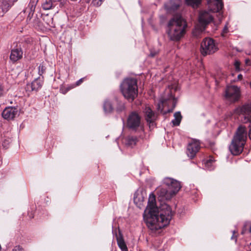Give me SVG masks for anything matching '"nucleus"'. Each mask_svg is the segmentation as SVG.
Instances as JSON below:
<instances>
[{"label":"nucleus","instance_id":"nucleus-1","mask_svg":"<svg viewBox=\"0 0 251 251\" xmlns=\"http://www.w3.org/2000/svg\"><path fill=\"white\" fill-rule=\"evenodd\" d=\"M159 210L156 206L155 197L150 195L148 206L144 213V220L148 228L153 232L161 229L170 223L174 212L167 204H162Z\"/></svg>","mask_w":251,"mask_h":251},{"label":"nucleus","instance_id":"nucleus-2","mask_svg":"<svg viewBox=\"0 0 251 251\" xmlns=\"http://www.w3.org/2000/svg\"><path fill=\"white\" fill-rule=\"evenodd\" d=\"M167 26V34L170 40L178 42L186 34L188 25L181 15L176 14L169 21Z\"/></svg>","mask_w":251,"mask_h":251},{"label":"nucleus","instance_id":"nucleus-3","mask_svg":"<svg viewBox=\"0 0 251 251\" xmlns=\"http://www.w3.org/2000/svg\"><path fill=\"white\" fill-rule=\"evenodd\" d=\"M247 133L245 127L240 126L234 136L229 149L232 154L237 155L241 153L246 142Z\"/></svg>","mask_w":251,"mask_h":251},{"label":"nucleus","instance_id":"nucleus-4","mask_svg":"<svg viewBox=\"0 0 251 251\" xmlns=\"http://www.w3.org/2000/svg\"><path fill=\"white\" fill-rule=\"evenodd\" d=\"M124 97L132 102L138 96V86L136 79L131 77L125 79L120 85Z\"/></svg>","mask_w":251,"mask_h":251},{"label":"nucleus","instance_id":"nucleus-5","mask_svg":"<svg viewBox=\"0 0 251 251\" xmlns=\"http://www.w3.org/2000/svg\"><path fill=\"white\" fill-rule=\"evenodd\" d=\"M213 20V16L208 12L201 11L199 16V23L193 31V35L199 37L204 31L207 25Z\"/></svg>","mask_w":251,"mask_h":251},{"label":"nucleus","instance_id":"nucleus-6","mask_svg":"<svg viewBox=\"0 0 251 251\" xmlns=\"http://www.w3.org/2000/svg\"><path fill=\"white\" fill-rule=\"evenodd\" d=\"M218 50L214 40L212 39L206 38L203 40L201 46V52L205 56L214 53Z\"/></svg>","mask_w":251,"mask_h":251},{"label":"nucleus","instance_id":"nucleus-7","mask_svg":"<svg viewBox=\"0 0 251 251\" xmlns=\"http://www.w3.org/2000/svg\"><path fill=\"white\" fill-rule=\"evenodd\" d=\"M141 117L135 112H131L127 120V126L133 130H136L141 126Z\"/></svg>","mask_w":251,"mask_h":251},{"label":"nucleus","instance_id":"nucleus-8","mask_svg":"<svg viewBox=\"0 0 251 251\" xmlns=\"http://www.w3.org/2000/svg\"><path fill=\"white\" fill-rule=\"evenodd\" d=\"M240 96L239 87L236 86H227L226 90L225 97L229 100L234 102L237 101Z\"/></svg>","mask_w":251,"mask_h":251},{"label":"nucleus","instance_id":"nucleus-9","mask_svg":"<svg viewBox=\"0 0 251 251\" xmlns=\"http://www.w3.org/2000/svg\"><path fill=\"white\" fill-rule=\"evenodd\" d=\"M145 118L149 124L150 128H153L155 126V121L157 118V115L150 107L146 106L144 109Z\"/></svg>","mask_w":251,"mask_h":251},{"label":"nucleus","instance_id":"nucleus-10","mask_svg":"<svg viewBox=\"0 0 251 251\" xmlns=\"http://www.w3.org/2000/svg\"><path fill=\"white\" fill-rule=\"evenodd\" d=\"M201 148V144L199 141L193 140L188 145L186 153L188 157L192 159L194 158Z\"/></svg>","mask_w":251,"mask_h":251},{"label":"nucleus","instance_id":"nucleus-11","mask_svg":"<svg viewBox=\"0 0 251 251\" xmlns=\"http://www.w3.org/2000/svg\"><path fill=\"white\" fill-rule=\"evenodd\" d=\"M235 112L238 114L245 115V122L251 123V102L237 107Z\"/></svg>","mask_w":251,"mask_h":251},{"label":"nucleus","instance_id":"nucleus-12","mask_svg":"<svg viewBox=\"0 0 251 251\" xmlns=\"http://www.w3.org/2000/svg\"><path fill=\"white\" fill-rule=\"evenodd\" d=\"M164 183L168 187L174 196L179 191L181 187L179 181L171 178H165L164 180Z\"/></svg>","mask_w":251,"mask_h":251},{"label":"nucleus","instance_id":"nucleus-13","mask_svg":"<svg viewBox=\"0 0 251 251\" xmlns=\"http://www.w3.org/2000/svg\"><path fill=\"white\" fill-rule=\"evenodd\" d=\"M23 50L20 44H17L16 46L11 49L10 60L14 63L23 58Z\"/></svg>","mask_w":251,"mask_h":251},{"label":"nucleus","instance_id":"nucleus-14","mask_svg":"<svg viewBox=\"0 0 251 251\" xmlns=\"http://www.w3.org/2000/svg\"><path fill=\"white\" fill-rule=\"evenodd\" d=\"M44 83V77H38L35 79L31 83L26 84L25 90L26 92H31L32 91L37 92L40 89Z\"/></svg>","mask_w":251,"mask_h":251},{"label":"nucleus","instance_id":"nucleus-15","mask_svg":"<svg viewBox=\"0 0 251 251\" xmlns=\"http://www.w3.org/2000/svg\"><path fill=\"white\" fill-rule=\"evenodd\" d=\"M209 9L212 12L221 13L224 7L222 0H207Z\"/></svg>","mask_w":251,"mask_h":251},{"label":"nucleus","instance_id":"nucleus-16","mask_svg":"<svg viewBox=\"0 0 251 251\" xmlns=\"http://www.w3.org/2000/svg\"><path fill=\"white\" fill-rule=\"evenodd\" d=\"M157 194L158 196L159 201L163 202L165 201L170 200L174 196L171 191L167 188H159L157 189Z\"/></svg>","mask_w":251,"mask_h":251},{"label":"nucleus","instance_id":"nucleus-17","mask_svg":"<svg viewBox=\"0 0 251 251\" xmlns=\"http://www.w3.org/2000/svg\"><path fill=\"white\" fill-rule=\"evenodd\" d=\"M18 113V109L15 107H6L2 113V116L8 121L13 120Z\"/></svg>","mask_w":251,"mask_h":251},{"label":"nucleus","instance_id":"nucleus-18","mask_svg":"<svg viewBox=\"0 0 251 251\" xmlns=\"http://www.w3.org/2000/svg\"><path fill=\"white\" fill-rule=\"evenodd\" d=\"M181 3V0H170L165 4V8L169 12H174L179 8Z\"/></svg>","mask_w":251,"mask_h":251},{"label":"nucleus","instance_id":"nucleus-19","mask_svg":"<svg viewBox=\"0 0 251 251\" xmlns=\"http://www.w3.org/2000/svg\"><path fill=\"white\" fill-rule=\"evenodd\" d=\"M116 239L118 247L122 251H128L127 246L124 239L123 235L121 232H119L118 235H116Z\"/></svg>","mask_w":251,"mask_h":251},{"label":"nucleus","instance_id":"nucleus-20","mask_svg":"<svg viewBox=\"0 0 251 251\" xmlns=\"http://www.w3.org/2000/svg\"><path fill=\"white\" fill-rule=\"evenodd\" d=\"M103 108L104 112L107 113H110L114 110L112 102L108 100L104 101Z\"/></svg>","mask_w":251,"mask_h":251},{"label":"nucleus","instance_id":"nucleus-21","mask_svg":"<svg viewBox=\"0 0 251 251\" xmlns=\"http://www.w3.org/2000/svg\"><path fill=\"white\" fill-rule=\"evenodd\" d=\"M138 141V139L136 136H130L126 139V144L131 147L135 146Z\"/></svg>","mask_w":251,"mask_h":251},{"label":"nucleus","instance_id":"nucleus-22","mask_svg":"<svg viewBox=\"0 0 251 251\" xmlns=\"http://www.w3.org/2000/svg\"><path fill=\"white\" fill-rule=\"evenodd\" d=\"M175 119L172 122L174 126H178L182 120V116L180 112H176L174 114Z\"/></svg>","mask_w":251,"mask_h":251},{"label":"nucleus","instance_id":"nucleus-23","mask_svg":"<svg viewBox=\"0 0 251 251\" xmlns=\"http://www.w3.org/2000/svg\"><path fill=\"white\" fill-rule=\"evenodd\" d=\"M165 100L161 101L160 102L158 103L157 105V109L158 111H160L161 113L163 114H166L168 113L172 112L173 110V109H168L167 111H164L163 110L164 104L165 103Z\"/></svg>","mask_w":251,"mask_h":251},{"label":"nucleus","instance_id":"nucleus-24","mask_svg":"<svg viewBox=\"0 0 251 251\" xmlns=\"http://www.w3.org/2000/svg\"><path fill=\"white\" fill-rule=\"evenodd\" d=\"M7 0L2 2L1 6L0 7V9L1 10V12H0V16H3L5 12L7 11L9 8L11 6L9 4L7 3Z\"/></svg>","mask_w":251,"mask_h":251},{"label":"nucleus","instance_id":"nucleus-25","mask_svg":"<svg viewBox=\"0 0 251 251\" xmlns=\"http://www.w3.org/2000/svg\"><path fill=\"white\" fill-rule=\"evenodd\" d=\"M54 7L52 0H46L42 4V7L44 10H49Z\"/></svg>","mask_w":251,"mask_h":251},{"label":"nucleus","instance_id":"nucleus-26","mask_svg":"<svg viewBox=\"0 0 251 251\" xmlns=\"http://www.w3.org/2000/svg\"><path fill=\"white\" fill-rule=\"evenodd\" d=\"M186 3L193 7L197 8L201 3V0H185Z\"/></svg>","mask_w":251,"mask_h":251},{"label":"nucleus","instance_id":"nucleus-27","mask_svg":"<svg viewBox=\"0 0 251 251\" xmlns=\"http://www.w3.org/2000/svg\"><path fill=\"white\" fill-rule=\"evenodd\" d=\"M125 109V103L121 101L117 100V106L116 110L118 113H120L124 111Z\"/></svg>","mask_w":251,"mask_h":251},{"label":"nucleus","instance_id":"nucleus-28","mask_svg":"<svg viewBox=\"0 0 251 251\" xmlns=\"http://www.w3.org/2000/svg\"><path fill=\"white\" fill-rule=\"evenodd\" d=\"M248 232L251 233V225L249 223H246L243 227L241 234H244Z\"/></svg>","mask_w":251,"mask_h":251},{"label":"nucleus","instance_id":"nucleus-29","mask_svg":"<svg viewBox=\"0 0 251 251\" xmlns=\"http://www.w3.org/2000/svg\"><path fill=\"white\" fill-rule=\"evenodd\" d=\"M12 140L9 137H5L2 140V145L4 148L7 149L9 145L11 142Z\"/></svg>","mask_w":251,"mask_h":251},{"label":"nucleus","instance_id":"nucleus-30","mask_svg":"<svg viewBox=\"0 0 251 251\" xmlns=\"http://www.w3.org/2000/svg\"><path fill=\"white\" fill-rule=\"evenodd\" d=\"M46 69V68L45 66H44L42 64H40L38 67V74L40 75V76H42V75L45 72Z\"/></svg>","mask_w":251,"mask_h":251},{"label":"nucleus","instance_id":"nucleus-31","mask_svg":"<svg viewBox=\"0 0 251 251\" xmlns=\"http://www.w3.org/2000/svg\"><path fill=\"white\" fill-rule=\"evenodd\" d=\"M86 79V77H83L79 79L78 81H77L75 84H72V88H75L76 86H78L80 85L83 81L84 80Z\"/></svg>","mask_w":251,"mask_h":251},{"label":"nucleus","instance_id":"nucleus-32","mask_svg":"<svg viewBox=\"0 0 251 251\" xmlns=\"http://www.w3.org/2000/svg\"><path fill=\"white\" fill-rule=\"evenodd\" d=\"M205 166L208 169L210 170H212L214 169L213 164L211 163L210 161H208L206 160V161L205 163Z\"/></svg>","mask_w":251,"mask_h":251},{"label":"nucleus","instance_id":"nucleus-33","mask_svg":"<svg viewBox=\"0 0 251 251\" xmlns=\"http://www.w3.org/2000/svg\"><path fill=\"white\" fill-rule=\"evenodd\" d=\"M104 0H92V3L96 6H100Z\"/></svg>","mask_w":251,"mask_h":251},{"label":"nucleus","instance_id":"nucleus-34","mask_svg":"<svg viewBox=\"0 0 251 251\" xmlns=\"http://www.w3.org/2000/svg\"><path fill=\"white\" fill-rule=\"evenodd\" d=\"M12 251H24V249L22 246L17 245L14 247Z\"/></svg>","mask_w":251,"mask_h":251},{"label":"nucleus","instance_id":"nucleus-35","mask_svg":"<svg viewBox=\"0 0 251 251\" xmlns=\"http://www.w3.org/2000/svg\"><path fill=\"white\" fill-rule=\"evenodd\" d=\"M240 62L239 61H236L234 63V67L235 70L239 72L240 70Z\"/></svg>","mask_w":251,"mask_h":251},{"label":"nucleus","instance_id":"nucleus-36","mask_svg":"<svg viewBox=\"0 0 251 251\" xmlns=\"http://www.w3.org/2000/svg\"><path fill=\"white\" fill-rule=\"evenodd\" d=\"M228 32V29L227 25H225L223 31L221 33V35L223 37H225L226 34Z\"/></svg>","mask_w":251,"mask_h":251},{"label":"nucleus","instance_id":"nucleus-37","mask_svg":"<svg viewBox=\"0 0 251 251\" xmlns=\"http://www.w3.org/2000/svg\"><path fill=\"white\" fill-rule=\"evenodd\" d=\"M4 92V86L0 82V97L3 95Z\"/></svg>","mask_w":251,"mask_h":251},{"label":"nucleus","instance_id":"nucleus-38","mask_svg":"<svg viewBox=\"0 0 251 251\" xmlns=\"http://www.w3.org/2000/svg\"><path fill=\"white\" fill-rule=\"evenodd\" d=\"M73 88H72V85H70L68 86L65 90H62V93L64 94H66L68 91L71 90V89H73Z\"/></svg>","mask_w":251,"mask_h":251},{"label":"nucleus","instance_id":"nucleus-39","mask_svg":"<svg viewBox=\"0 0 251 251\" xmlns=\"http://www.w3.org/2000/svg\"><path fill=\"white\" fill-rule=\"evenodd\" d=\"M156 54H157V52L151 51L150 54V56L151 57H154L156 55Z\"/></svg>","mask_w":251,"mask_h":251},{"label":"nucleus","instance_id":"nucleus-40","mask_svg":"<svg viewBox=\"0 0 251 251\" xmlns=\"http://www.w3.org/2000/svg\"><path fill=\"white\" fill-rule=\"evenodd\" d=\"M207 161H210L211 163H212L213 164L215 162V160L214 159V158L212 157H209V159L207 160Z\"/></svg>","mask_w":251,"mask_h":251},{"label":"nucleus","instance_id":"nucleus-41","mask_svg":"<svg viewBox=\"0 0 251 251\" xmlns=\"http://www.w3.org/2000/svg\"><path fill=\"white\" fill-rule=\"evenodd\" d=\"M246 64L247 65H251V60L249 59H246L245 60Z\"/></svg>","mask_w":251,"mask_h":251},{"label":"nucleus","instance_id":"nucleus-42","mask_svg":"<svg viewBox=\"0 0 251 251\" xmlns=\"http://www.w3.org/2000/svg\"><path fill=\"white\" fill-rule=\"evenodd\" d=\"M53 0V2H55V1L60 2V4H63V3H65V2L66 1V0Z\"/></svg>","mask_w":251,"mask_h":251},{"label":"nucleus","instance_id":"nucleus-43","mask_svg":"<svg viewBox=\"0 0 251 251\" xmlns=\"http://www.w3.org/2000/svg\"><path fill=\"white\" fill-rule=\"evenodd\" d=\"M171 99H172L173 100V105H174V107H175V104H176V101H175L176 100H175V97H174L173 95H171Z\"/></svg>","mask_w":251,"mask_h":251},{"label":"nucleus","instance_id":"nucleus-44","mask_svg":"<svg viewBox=\"0 0 251 251\" xmlns=\"http://www.w3.org/2000/svg\"><path fill=\"white\" fill-rule=\"evenodd\" d=\"M237 78L239 80H241L243 78V75L241 74H239L238 75Z\"/></svg>","mask_w":251,"mask_h":251},{"label":"nucleus","instance_id":"nucleus-45","mask_svg":"<svg viewBox=\"0 0 251 251\" xmlns=\"http://www.w3.org/2000/svg\"><path fill=\"white\" fill-rule=\"evenodd\" d=\"M249 136L250 139L251 140V128L250 129L249 132Z\"/></svg>","mask_w":251,"mask_h":251},{"label":"nucleus","instance_id":"nucleus-46","mask_svg":"<svg viewBox=\"0 0 251 251\" xmlns=\"http://www.w3.org/2000/svg\"><path fill=\"white\" fill-rule=\"evenodd\" d=\"M236 232L235 231H233V236H232V237H231V238H232V239L233 238V236H234V235L235 234H236Z\"/></svg>","mask_w":251,"mask_h":251},{"label":"nucleus","instance_id":"nucleus-47","mask_svg":"<svg viewBox=\"0 0 251 251\" xmlns=\"http://www.w3.org/2000/svg\"><path fill=\"white\" fill-rule=\"evenodd\" d=\"M17 0H12V2H15Z\"/></svg>","mask_w":251,"mask_h":251},{"label":"nucleus","instance_id":"nucleus-48","mask_svg":"<svg viewBox=\"0 0 251 251\" xmlns=\"http://www.w3.org/2000/svg\"><path fill=\"white\" fill-rule=\"evenodd\" d=\"M250 87L251 88V82H250Z\"/></svg>","mask_w":251,"mask_h":251},{"label":"nucleus","instance_id":"nucleus-49","mask_svg":"<svg viewBox=\"0 0 251 251\" xmlns=\"http://www.w3.org/2000/svg\"><path fill=\"white\" fill-rule=\"evenodd\" d=\"M8 1H9V0H8Z\"/></svg>","mask_w":251,"mask_h":251},{"label":"nucleus","instance_id":"nucleus-50","mask_svg":"<svg viewBox=\"0 0 251 251\" xmlns=\"http://www.w3.org/2000/svg\"><path fill=\"white\" fill-rule=\"evenodd\" d=\"M250 245H251V243L250 244Z\"/></svg>","mask_w":251,"mask_h":251}]
</instances>
